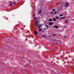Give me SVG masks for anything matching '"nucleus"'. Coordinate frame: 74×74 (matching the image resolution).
<instances>
[{
    "mask_svg": "<svg viewBox=\"0 0 74 74\" xmlns=\"http://www.w3.org/2000/svg\"><path fill=\"white\" fill-rule=\"evenodd\" d=\"M36 23H35V25L36 26V27H38V21H37V20L36 21Z\"/></svg>",
    "mask_w": 74,
    "mask_h": 74,
    "instance_id": "nucleus-1",
    "label": "nucleus"
},
{
    "mask_svg": "<svg viewBox=\"0 0 74 74\" xmlns=\"http://www.w3.org/2000/svg\"><path fill=\"white\" fill-rule=\"evenodd\" d=\"M69 5V4H68V3H66L65 5V8H66L67 6Z\"/></svg>",
    "mask_w": 74,
    "mask_h": 74,
    "instance_id": "nucleus-2",
    "label": "nucleus"
},
{
    "mask_svg": "<svg viewBox=\"0 0 74 74\" xmlns=\"http://www.w3.org/2000/svg\"><path fill=\"white\" fill-rule=\"evenodd\" d=\"M53 27H54V28H56V29L59 28V27H58V26H53Z\"/></svg>",
    "mask_w": 74,
    "mask_h": 74,
    "instance_id": "nucleus-3",
    "label": "nucleus"
},
{
    "mask_svg": "<svg viewBox=\"0 0 74 74\" xmlns=\"http://www.w3.org/2000/svg\"><path fill=\"white\" fill-rule=\"evenodd\" d=\"M49 23L50 25H53V23L51 22H49Z\"/></svg>",
    "mask_w": 74,
    "mask_h": 74,
    "instance_id": "nucleus-4",
    "label": "nucleus"
},
{
    "mask_svg": "<svg viewBox=\"0 0 74 74\" xmlns=\"http://www.w3.org/2000/svg\"><path fill=\"white\" fill-rule=\"evenodd\" d=\"M65 18V17H62V18L60 17V19H64Z\"/></svg>",
    "mask_w": 74,
    "mask_h": 74,
    "instance_id": "nucleus-5",
    "label": "nucleus"
},
{
    "mask_svg": "<svg viewBox=\"0 0 74 74\" xmlns=\"http://www.w3.org/2000/svg\"><path fill=\"white\" fill-rule=\"evenodd\" d=\"M34 33L35 34H36V35H37V34H38V33H37V31H35Z\"/></svg>",
    "mask_w": 74,
    "mask_h": 74,
    "instance_id": "nucleus-6",
    "label": "nucleus"
},
{
    "mask_svg": "<svg viewBox=\"0 0 74 74\" xmlns=\"http://www.w3.org/2000/svg\"><path fill=\"white\" fill-rule=\"evenodd\" d=\"M49 22H51L52 21V20L51 19H50L49 20Z\"/></svg>",
    "mask_w": 74,
    "mask_h": 74,
    "instance_id": "nucleus-7",
    "label": "nucleus"
},
{
    "mask_svg": "<svg viewBox=\"0 0 74 74\" xmlns=\"http://www.w3.org/2000/svg\"><path fill=\"white\" fill-rule=\"evenodd\" d=\"M14 4V3H12L11 4H10V3H9L10 5V6H12V5Z\"/></svg>",
    "mask_w": 74,
    "mask_h": 74,
    "instance_id": "nucleus-8",
    "label": "nucleus"
},
{
    "mask_svg": "<svg viewBox=\"0 0 74 74\" xmlns=\"http://www.w3.org/2000/svg\"><path fill=\"white\" fill-rule=\"evenodd\" d=\"M55 10H56V9H53L52 10V11H53V12H55Z\"/></svg>",
    "mask_w": 74,
    "mask_h": 74,
    "instance_id": "nucleus-9",
    "label": "nucleus"
},
{
    "mask_svg": "<svg viewBox=\"0 0 74 74\" xmlns=\"http://www.w3.org/2000/svg\"><path fill=\"white\" fill-rule=\"evenodd\" d=\"M63 15V14H61L59 16H62Z\"/></svg>",
    "mask_w": 74,
    "mask_h": 74,
    "instance_id": "nucleus-10",
    "label": "nucleus"
},
{
    "mask_svg": "<svg viewBox=\"0 0 74 74\" xmlns=\"http://www.w3.org/2000/svg\"><path fill=\"white\" fill-rule=\"evenodd\" d=\"M41 10H40L39 11V12H38L39 14H40L41 13Z\"/></svg>",
    "mask_w": 74,
    "mask_h": 74,
    "instance_id": "nucleus-11",
    "label": "nucleus"
},
{
    "mask_svg": "<svg viewBox=\"0 0 74 74\" xmlns=\"http://www.w3.org/2000/svg\"><path fill=\"white\" fill-rule=\"evenodd\" d=\"M53 21H56V18H53Z\"/></svg>",
    "mask_w": 74,
    "mask_h": 74,
    "instance_id": "nucleus-12",
    "label": "nucleus"
},
{
    "mask_svg": "<svg viewBox=\"0 0 74 74\" xmlns=\"http://www.w3.org/2000/svg\"><path fill=\"white\" fill-rule=\"evenodd\" d=\"M42 37H45V35H42Z\"/></svg>",
    "mask_w": 74,
    "mask_h": 74,
    "instance_id": "nucleus-13",
    "label": "nucleus"
},
{
    "mask_svg": "<svg viewBox=\"0 0 74 74\" xmlns=\"http://www.w3.org/2000/svg\"><path fill=\"white\" fill-rule=\"evenodd\" d=\"M68 22V20H66V21L65 22V23H66L67 22Z\"/></svg>",
    "mask_w": 74,
    "mask_h": 74,
    "instance_id": "nucleus-14",
    "label": "nucleus"
},
{
    "mask_svg": "<svg viewBox=\"0 0 74 74\" xmlns=\"http://www.w3.org/2000/svg\"><path fill=\"white\" fill-rule=\"evenodd\" d=\"M42 30V29H39V32H40V31H41Z\"/></svg>",
    "mask_w": 74,
    "mask_h": 74,
    "instance_id": "nucleus-15",
    "label": "nucleus"
},
{
    "mask_svg": "<svg viewBox=\"0 0 74 74\" xmlns=\"http://www.w3.org/2000/svg\"><path fill=\"white\" fill-rule=\"evenodd\" d=\"M45 26H46V27H48V26H49L47 25H45Z\"/></svg>",
    "mask_w": 74,
    "mask_h": 74,
    "instance_id": "nucleus-16",
    "label": "nucleus"
},
{
    "mask_svg": "<svg viewBox=\"0 0 74 74\" xmlns=\"http://www.w3.org/2000/svg\"><path fill=\"white\" fill-rule=\"evenodd\" d=\"M56 36V35H55V34H54L52 36Z\"/></svg>",
    "mask_w": 74,
    "mask_h": 74,
    "instance_id": "nucleus-17",
    "label": "nucleus"
},
{
    "mask_svg": "<svg viewBox=\"0 0 74 74\" xmlns=\"http://www.w3.org/2000/svg\"><path fill=\"white\" fill-rule=\"evenodd\" d=\"M56 19H58L59 18V17H56Z\"/></svg>",
    "mask_w": 74,
    "mask_h": 74,
    "instance_id": "nucleus-18",
    "label": "nucleus"
},
{
    "mask_svg": "<svg viewBox=\"0 0 74 74\" xmlns=\"http://www.w3.org/2000/svg\"><path fill=\"white\" fill-rule=\"evenodd\" d=\"M53 12H51V14H53Z\"/></svg>",
    "mask_w": 74,
    "mask_h": 74,
    "instance_id": "nucleus-19",
    "label": "nucleus"
},
{
    "mask_svg": "<svg viewBox=\"0 0 74 74\" xmlns=\"http://www.w3.org/2000/svg\"><path fill=\"white\" fill-rule=\"evenodd\" d=\"M57 12H54V14H56V13Z\"/></svg>",
    "mask_w": 74,
    "mask_h": 74,
    "instance_id": "nucleus-20",
    "label": "nucleus"
},
{
    "mask_svg": "<svg viewBox=\"0 0 74 74\" xmlns=\"http://www.w3.org/2000/svg\"><path fill=\"white\" fill-rule=\"evenodd\" d=\"M41 27V26H39L38 27V28H39V29H40V28Z\"/></svg>",
    "mask_w": 74,
    "mask_h": 74,
    "instance_id": "nucleus-21",
    "label": "nucleus"
},
{
    "mask_svg": "<svg viewBox=\"0 0 74 74\" xmlns=\"http://www.w3.org/2000/svg\"><path fill=\"white\" fill-rule=\"evenodd\" d=\"M34 17L35 16V14H34Z\"/></svg>",
    "mask_w": 74,
    "mask_h": 74,
    "instance_id": "nucleus-22",
    "label": "nucleus"
},
{
    "mask_svg": "<svg viewBox=\"0 0 74 74\" xmlns=\"http://www.w3.org/2000/svg\"><path fill=\"white\" fill-rule=\"evenodd\" d=\"M66 35H65L64 38H66Z\"/></svg>",
    "mask_w": 74,
    "mask_h": 74,
    "instance_id": "nucleus-23",
    "label": "nucleus"
},
{
    "mask_svg": "<svg viewBox=\"0 0 74 74\" xmlns=\"http://www.w3.org/2000/svg\"><path fill=\"white\" fill-rule=\"evenodd\" d=\"M15 3H16V2H14V3H13V4H14H14H15Z\"/></svg>",
    "mask_w": 74,
    "mask_h": 74,
    "instance_id": "nucleus-24",
    "label": "nucleus"
},
{
    "mask_svg": "<svg viewBox=\"0 0 74 74\" xmlns=\"http://www.w3.org/2000/svg\"><path fill=\"white\" fill-rule=\"evenodd\" d=\"M35 19H37V18L36 17H35L34 18Z\"/></svg>",
    "mask_w": 74,
    "mask_h": 74,
    "instance_id": "nucleus-25",
    "label": "nucleus"
},
{
    "mask_svg": "<svg viewBox=\"0 0 74 74\" xmlns=\"http://www.w3.org/2000/svg\"><path fill=\"white\" fill-rule=\"evenodd\" d=\"M49 29V28H48V27H47V28H46V29Z\"/></svg>",
    "mask_w": 74,
    "mask_h": 74,
    "instance_id": "nucleus-26",
    "label": "nucleus"
},
{
    "mask_svg": "<svg viewBox=\"0 0 74 74\" xmlns=\"http://www.w3.org/2000/svg\"><path fill=\"white\" fill-rule=\"evenodd\" d=\"M39 26H41V25H39Z\"/></svg>",
    "mask_w": 74,
    "mask_h": 74,
    "instance_id": "nucleus-27",
    "label": "nucleus"
},
{
    "mask_svg": "<svg viewBox=\"0 0 74 74\" xmlns=\"http://www.w3.org/2000/svg\"><path fill=\"white\" fill-rule=\"evenodd\" d=\"M46 29L44 28V30H45Z\"/></svg>",
    "mask_w": 74,
    "mask_h": 74,
    "instance_id": "nucleus-28",
    "label": "nucleus"
},
{
    "mask_svg": "<svg viewBox=\"0 0 74 74\" xmlns=\"http://www.w3.org/2000/svg\"><path fill=\"white\" fill-rule=\"evenodd\" d=\"M25 66H26V65H24V67H25Z\"/></svg>",
    "mask_w": 74,
    "mask_h": 74,
    "instance_id": "nucleus-29",
    "label": "nucleus"
},
{
    "mask_svg": "<svg viewBox=\"0 0 74 74\" xmlns=\"http://www.w3.org/2000/svg\"><path fill=\"white\" fill-rule=\"evenodd\" d=\"M10 3H11V1H10Z\"/></svg>",
    "mask_w": 74,
    "mask_h": 74,
    "instance_id": "nucleus-30",
    "label": "nucleus"
}]
</instances>
